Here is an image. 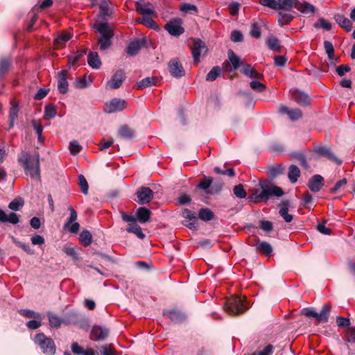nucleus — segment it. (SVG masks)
Instances as JSON below:
<instances>
[{
  "mask_svg": "<svg viewBox=\"0 0 355 355\" xmlns=\"http://www.w3.org/2000/svg\"><path fill=\"white\" fill-rule=\"evenodd\" d=\"M259 189L254 188L249 196V202L259 203L266 202L272 196L281 197L284 195L282 188L273 184L267 180H261L259 182Z\"/></svg>",
  "mask_w": 355,
  "mask_h": 355,
  "instance_id": "f257e3e1",
  "label": "nucleus"
},
{
  "mask_svg": "<svg viewBox=\"0 0 355 355\" xmlns=\"http://www.w3.org/2000/svg\"><path fill=\"white\" fill-rule=\"evenodd\" d=\"M19 164L24 168L26 174L29 175L32 178H40V155L38 153L31 155L22 152L18 157Z\"/></svg>",
  "mask_w": 355,
  "mask_h": 355,
  "instance_id": "f03ea898",
  "label": "nucleus"
},
{
  "mask_svg": "<svg viewBox=\"0 0 355 355\" xmlns=\"http://www.w3.org/2000/svg\"><path fill=\"white\" fill-rule=\"evenodd\" d=\"M97 31L101 34V37L98 40L99 48L101 50L108 49L111 44V39L113 37V32L107 23H101L97 26Z\"/></svg>",
  "mask_w": 355,
  "mask_h": 355,
  "instance_id": "7ed1b4c3",
  "label": "nucleus"
},
{
  "mask_svg": "<svg viewBox=\"0 0 355 355\" xmlns=\"http://www.w3.org/2000/svg\"><path fill=\"white\" fill-rule=\"evenodd\" d=\"M248 307L243 302L242 299L239 296L232 297L227 300L225 304V310L232 315H236L243 313Z\"/></svg>",
  "mask_w": 355,
  "mask_h": 355,
  "instance_id": "20e7f679",
  "label": "nucleus"
},
{
  "mask_svg": "<svg viewBox=\"0 0 355 355\" xmlns=\"http://www.w3.org/2000/svg\"><path fill=\"white\" fill-rule=\"evenodd\" d=\"M35 342L40 346L43 353L53 355L55 352L54 341L47 338L43 333L37 334L35 337Z\"/></svg>",
  "mask_w": 355,
  "mask_h": 355,
  "instance_id": "39448f33",
  "label": "nucleus"
},
{
  "mask_svg": "<svg viewBox=\"0 0 355 355\" xmlns=\"http://www.w3.org/2000/svg\"><path fill=\"white\" fill-rule=\"evenodd\" d=\"M182 24V20L180 18H176L166 23L164 28L170 35L178 37L181 35L184 31Z\"/></svg>",
  "mask_w": 355,
  "mask_h": 355,
  "instance_id": "423d86ee",
  "label": "nucleus"
},
{
  "mask_svg": "<svg viewBox=\"0 0 355 355\" xmlns=\"http://www.w3.org/2000/svg\"><path fill=\"white\" fill-rule=\"evenodd\" d=\"M125 79V74L123 69L117 70L106 83L107 89H116L119 88Z\"/></svg>",
  "mask_w": 355,
  "mask_h": 355,
  "instance_id": "0eeeda50",
  "label": "nucleus"
},
{
  "mask_svg": "<svg viewBox=\"0 0 355 355\" xmlns=\"http://www.w3.org/2000/svg\"><path fill=\"white\" fill-rule=\"evenodd\" d=\"M205 43L200 39L194 40L193 46H191L192 56L193 62L198 64L200 62V57L203 51H207Z\"/></svg>",
  "mask_w": 355,
  "mask_h": 355,
  "instance_id": "6e6552de",
  "label": "nucleus"
},
{
  "mask_svg": "<svg viewBox=\"0 0 355 355\" xmlns=\"http://www.w3.org/2000/svg\"><path fill=\"white\" fill-rule=\"evenodd\" d=\"M138 202L141 205L148 203L153 198V191L148 187H142L136 193Z\"/></svg>",
  "mask_w": 355,
  "mask_h": 355,
  "instance_id": "1a4fd4ad",
  "label": "nucleus"
},
{
  "mask_svg": "<svg viewBox=\"0 0 355 355\" xmlns=\"http://www.w3.org/2000/svg\"><path fill=\"white\" fill-rule=\"evenodd\" d=\"M168 69L173 77L180 78L184 76V68L178 58H173L169 62Z\"/></svg>",
  "mask_w": 355,
  "mask_h": 355,
  "instance_id": "9d476101",
  "label": "nucleus"
},
{
  "mask_svg": "<svg viewBox=\"0 0 355 355\" xmlns=\"http://www.w3.org/2000/svg\"><path fill=\"white\" fill-rule=\"evenodd\" d=\"M68 71L62 70L58 73V88L61 94H66L68 92Z\"/></svg>",
  "mask_w": 355,
  "mask_h": 355,
  "instance_id": "9b49d317",
  "label": "nucleus"
},
{
  "mask_svg": "<svg viewBox=\"0 0 355 355\" xmlns=\"http://www.w3.org/2000/svg\"><path fill=\"white\" fill-rule=\"evenodd\" d=\"M315 152L318 155L325 157L330 159L331 161L336 163L338 165H340L342 164V160L337 158L331 151V150L326 146H317L315 148Z\"/></svg>",
  "mask_w": 355,
  "mask_h": 355,
  "instance_id": "f8f14e48",
  "label": "nucleus"
},
{
  "mask_svg": "<svg viewBox=\"0 0 355 355\" xmlns=\"http://www.w3.org/2000/svg\"><path fill=\"white\" fill-rule=\"evenodd\" d=\"M125 105V101L124 100L120 98H114L112 99L110 103L106 104V107L105 110L107 113H113L116 112L121 111L124 109Z\"/></svg>",
  "mask_w": 355,
  "mask_h": 355,
  "instance_id": "ddd939ff",
  "label": "nucleus"
},
{
  "mask_svg": "<svg viewBox=\"0 0 355 355\" xmlns=\"http://www.w3.org/2000/svg\"><path fill=\"white\" fill-rule=\"evenodd\" d=\"M109 334L107 329L101 327L94 326L93 327L91 331V339L98 341L105 340Z\"/></svg>",
  "mask_w": 355,
  "mask_h": 355,
  "instance_id": "4468645a",
  "label": "nucleus"
},
{
  "mask_svg": "<svg viewBox=\"0 0 355 355\" xmlns=\"http://www.w3.org/2000/svg\"><path fill=\"white\" fill-rule=\"evenodd\" d=\"M255 243L252 245L255 247L257 251L266 256H270L272 253V248L270 243L266 241H260L259 239H254Z\"/></svg>",
  "mask_w": 355,
  "mask_h": 355,
  "instance_id": "2eb2a0df",
  "label": "nucleus"
},
{
  "mask_svg": "<svg viewBox=\"0 0 355 355\" xmlns=\"http://www.w3.org/2000/svg\"><path fill=\"white\" fill-rule=\"evenodd\" d=\"M146 42V38H141L132 41L127 47V53L130 55H137L139 50L143 47Z\"/></svg>",
  "mask_w": 355,
  "mask_h": 355,
  "instance_id": "dca6fc26",
  "label": "nucleus"
},
{
  "mask_svg": "<svg viewBox=\"0 0 355 355\" xmlns=\"http://www.w3.org/2000/svg\"><path fill=\"white\" fill-rule=\"evenodd\" d=\"M163 315L170 318L173 322H181L186 318L184 313L176 309L164 310Z\"/></svg>",
  "mask_w": 355,
  "mask_h": 355,
  "instance_id": "f3484780",
  "label": "nucleus"
},
{
  "mask_svg": "<svg viewBox=\"0 0 355 355\" xmlns=\"http://www.w3.org/2000/svg\"><path fill=\"white\" fill-rule=\"evenodd\" d=\"M136 10L143 16H152L155 15L153 6L149 3L136 2Z\"/></svg>",
  "mask_w": 355,
  "mask_h": 355,
  "instance_id": "a211bd4d",
  "label": "nucleus"
},
{
  "mask_svg": "<svg viewBox=\"0 0 355 355\" xmlns=\"http://www.w3.org/2000/svg\"><path fill=\"white\" fill-rule=\"evenodd\" d=\"M324 179L320 175H314L309 181L308 187L313 192H318L323 185Z\"/></svg>",
  "mask_w": 355,
  "mask_h": 355,
  "instance_id": "6ab92c4d",
  "label": "nucleus"
},
{
  "mask_svg": "<svg viewBox=\"0 0 355 355\" xmlns=\"http://www.w3.org/2000/svg\"><path fill=\"white\" fill-rule=\"evenodd\" d=\"M241 72L252 79L261 80L263 78V75L248 64L243 66V69L241 70Z\"/></svg>",
  "mask_w": 355,
  "mask_h": 355,
  "instance_id": "aec40b11",
  "label": "nucleus"
},
{
  "mask_svg": "<svg viewBox=\"0 0 355 355\" xmlns=\"http://www.w3.org/2000/svg\"><path fill=\"white\" fill-rule=\"evenodd\" d=\"M293 98L302 106L307 105L309 103V98L307 94L298 89L292 92Z\"/></svg>",
  "mask_w": 355,
  "mask_h": 355,
  "instance_id": "412c9836",
  "label": "nucleus"
},
{
  "mask_svg": "<svg viewBox=\"0 0 355 355\" xmlns=\"http://www.w3.org/2000/svg\"><path fill=\"white\" fill-rule=\"evenodd\" d=\"M334 19L336 23L344 28L346 31L349 32L352 29V21L344 15L340 14H336L334 15Z\"/></svg>",
  "mask_w": 355,
  "mask_h": 355,
  "instance_id": "4be33fe9",
  "label": "nucleus"
},
{
  "mask_svg": "<svg viewBox=\"0 0 355 355\" xmlns=\"http://www.w3.org/2000/svg\"><path fill=\"white\" fill-rule=\"evenodd\" d=\"M151 215V211L150 209L141 207H139L136 211V220H137L141 223H145L149 220Z\"/></svg>",
  "mask_w": 355,
  "mask_h": 355,
  "instance_id": "5701e85b",
  "label": "nucleus"
},
{
  "mask_svg": "<svg viewBox=\"0 0 355 355\" xmlns=\"http://www.w3.org/2000/svg\"><path fill=\"white\" fill-rule=\"evenodd\" d=\"M9 222L12 224H17L19 222V216L17 214L11 212L7 215L4 211L0 209V223Z\"/></svg>",
  "mask_w": 355,
  "mask_h": 355,
  "instance_id": "b1692460",
  "label": "nucleus"
},
{
  "mask_svg": "<svg viewBox=\"0 0 355 355\" xmlns=\"http://www.w3.org/2000/svg\"><path fill=\"white\" fill-rule=\"evenodd\" d=\"M277 3L278 10L291 11L293 8H296L298 0H277Z\"/></svg>",
  "mask_w": 355,
  "mask_h": 355,
  "instance_id": "393cba45",
  "label": "nucleus"
},
{
  "mask_svg": "<svg viewBox=\"0 0 355 355\" xmlns=\"http://www.w3.org/2000/svg\"><path fill=\"white\" fill-rule=\"evenodd\" d=\"M87 62L93 69H99L102 64L101 60L96 52H89L87 55Z\"/></svg>",
  "mask_w": 355,
  "mask_h": 355,
  "instance_id": "a878e982",
  "label": "nucleus"
},
{
  "mask_svg": "<svg viewBox=\"0 0 355 355\" xmlns=\"http://www.w3.org/2000/svg\"><path fill=\"white\" fill-rule=\"evenodd\" d=\"M119 136L126 140H130L134 137V131L127 125H121L118 130Z\"/></svg>",
  "mask_w": 355,
  "mask_h": 355,
  "instance_id": "bb28decb",
  "label": "nucleus"
},
{
  "mask_svg": "<svg viewBox=\"0 0 355 355\" xmlns=\"http://www.w3.org/2000/svg\"><path fill=\"white\" fill-rule=\"evenodd\" d=\"M296 8L300 12L305 15L314 13L315 11V6L306 1L300 2L298 1Z\"/></svg>",
  "mask_w": 355,
  "mask_h": 355,
  "instance_id": "cd10ccee",
  "label": "nucleus"
},
{
  "mask_svg": "<svg viewBox=\"0 0 355 355\" xmlns=\"http://www.w3.org/2000/svg\"><path fill=\"white\" fill-rule=\"evenodd\" d=\"M266 44L268 47L269 49L275 51V52H279L281 49V45L279 40L274 37L270 36L269 37L266 41Z\"/></svg>",
  "mask_w": 355,
  "mask_h": 355,
  "instance_id": "c85d7f7f",
  "label": "nucleus"
},
{
  "mask_svg": "<svg viewBox=\"0 0 355 355\" xmlns=\"http://www.w3.org/2000/svg\"><path fill=\"white\" fill-rule=\"evenodd\" d=\"M331 311V306L329 304H324L320 312L318 313L317 320L318 322H327L329 316Z\"/></svg>",
  "mask_w": 355,
  "mask_h": 355,
  "instance_id": "c756f323",
  "label": "nucleus"
},
{
  "mask_svg": "<svg viewBox=\"0 0 355 355\" xmlns=\"http://www.w3.org/2000/svg\"><path fill=\"white\" fill-rule=\"evenodd\" d=\"M227 55L233 69L234 70L239 69L242 64L240 58L232 50H229Z\"/></svg>",
  "mask_w": 355,
  "mask_h": 355,
  "instance_id": "7c9ffc66",
  "label": "nucleus"
},
{
  "mask_svg": "<svg viewBox=\"0 0 355 355\" xmlns=\"http://www.w3.org/2000/svg\"><path fill=\"white\" fill-rule=\"evenodd\" d=\"M127 232L135 234L140 239H144L146 236L142 232L141 227L136 223H130L129 227L127 228Z\"/></svg>",
  "mask_w": 355,
  "mask_h": 355,
  "instance_id": "2f4dec72",
  "label": "nucleus"
},
{
  "mask_svg": "<svg viewBox=\"0 0 355 355\" xmlns=\"http://www.w3.org/2000/svg\"><path fill=\"white\" fill-rule=\"evenodd\" d=\"M282 205L283 207L279 209V215L284 219L286 223L291 222L293 217L292 215L288 214V202H282Z\"/></svg>",
  "mask_w": 355,
  "mask_h": 355,
  "instance_id": "473e14b6",
  "label": "nucleus"
},
{
  "mask_svg": "<svg viewBox=\"0 0 355 355\" xmlns=\"http://www.w3.org/2000/svg\"><path fill=\"white\" fill-rule=\"evenodd\" d=\"M300 175L299 168L295 165H291L288 168V177L292 183L297 182L298 177Z\"/></svg>",
  "mask_w": 355,
  "mask_h": 355,
  "instance_id": "72a5a7b5",
  "label": "nucleus"
},
{
  "mask_svg": "<svg viewBox=\"0 0 355 355\" xmlns=\"http://www.w3.org/2000/svg\"><path fill=\"white\" fill-rule=\"evenodd\" d=\"M157 81V78L155 77H147L137 83V89H143L151 85H155Z\"/></svg>",
  "mask_w": 355,
  "mask_h": 355,
  "instance_id": "f704fd0d",
  "label": "nucleus"
},
{
  "mask_svg": "<svg viewBox=\"0 0 355 355\" xmlns=\"http://www.w3.org/2000/svg\"><path fill=\"white\" fill-rule=\"evenodd\" d=\"M47 316H48L49 324L51 327H55V328H59L61 326L62 320L59 316L53 313L52 312H48Z\"/></svg>",
  "mask_w": 355,
  "mask_h": 355,
  "instance_id": "c9c22d12",
  "label": "nucleus"
},
{
  "mask_svg": "<svg viewBox=\"0 0 355 355\" xmlns=\"http://www.w3.org/2000/svg\"><path fill=\"white\" fill-rule=\"evenodd\" d=\"M199 218L204 221H209L214 217L213 211L208 208H202L198 213Z\"/></svg>",
  "mask_w": 355,
  "mask_h": 355,
  "instance_id": "e433bc0d",
  "label": "nucleus"
},
{
  "mask_svg": "<svg viewBox=\"0 0 355 355\" xmlns=\"http://www.w3.org/2000/svg\"><path fill=\"white\" fill-rule=\"evenodd\" d=\"M180 10L185 14H196L198 12L197 6L188 3H182L180 6Z\"/></svg>",
  "mask_w": 355,
  "mask_h": 355,
  "instance_id": "4c0bfd02",
  "label": "nucleus"
},
{
  "mask_svg": "<svg viewBox=\"0 0 355 355\" xmlns=\"http://www.w3.org/2000/svg\"><path fill=\"white\" fill-rule=\"evenodd\" d=\"M18 105H12L9 112V129H12L14 127V122L18 117Z\"/></svg>",
  "mask_w": 355,
  "mask_h": 355,
  "instance_id": "58836bf2",
  "label": "nucleus"
},
{
  "mask_svg": "<svg viewBox=\"0 0 355 355\" xmlns=\"http://www.w3.org/2000/svg\"><path fill=\"white\" fill-rule=\"evenodd\" d=\"M137 23H141L145 25L148 28L153 29H157V26L156 23L152 19L150 16H143L141 19L137 21Z\"/></svg>",
  "mask_w": 355,
  "mask_h": 355,
  "instance_id": "ea45409f",
  "label": "nucleus"
},
{
  "mask_svg": "<svg viewBox=\"0 0 355 355\" xmlns=\"http://www.w3.org/2000/svg\"><path fill=\"white\" fill-rule=\"evenodd\" d=\"M18 312L23 316L27 318H36L37 320L42 319V315L39 313H36L30 309H20Z\"/></svg>",
  "mask_w": 355,
  "mask_h": 355,
  "instance_id": "a19ab883",
  "label": "nucleus"
},
{
  "mask_svg": "<svg viewBox=\"0 0 355 355\" xmlns=\"http://www.w3.org/2000/svg\"><path fill=\"white\" fill-rule=\"evenodd\" d=\"M324 47L325 51L328 55L329 60L331 61L332 64H334V48L332 43L329 41L324 42Z\"/></svg>",
  "mask_w": 355,
  "mask_h": 355,
  "instance_id": "79ce46f5",
  "label": "nucleus"
},
{
  "mask_svg": "<svg viewBox=\"0 0 355 355\" xmlns=\"http://www.w3.org/2000/svg\"><path fill=\"white\" fill-rule=\"evenodd\" d=\"M221 69L220 67H214L211 71L207 74L206 80L212 82L215 80L220 73Z\"/></svg>",
  "mask_w": 355,
  "mask_h": 355,
  "instance_id": "37998d69",
  "label": "nucleus"
},
{
  "mask_svg": "<svg viewBox=\"0 0 355 355\" xmlns=\"http://www.w3.org/2000/svg\"><path fill=\"white\" fill-rule=\"evenodd\" d=\"M11 62L10 58H5L0 60V76L3 75L8 71Z\"/></svg>",
  "mask_w": 355,
  "mask_h": 355,
  "instance_id": "c03bdc74",
  "label": "nucleus"
},
{
  "mask_svg": "<svg viewBox=\"0 0 355 355\" xmlns=\"http://www.w3.org/2000/svg\"><path fill=\"white\" fill-rule=\"evenodd\" d=\"M80 241L85 246H88L92 242V234L88 230H83L80 234Z\"/></svg>",
  "mask_w": 355,
  "mask_h": 355,
  "instance_id": "a18cd8bd",
  "label": "nucleus"
},
{
  "mask_svg": "<svg viewBox=\"0 0 355 355\" xmlns=\"http://www.w3.org/2000/svg\"><path fill=\"white\" fill-rule=\"evenodd\" d=\"M278 16V21L280 26L289 24L293 19V15L287 13L279 12Z\"/></svg>",
  "mask_w": 355,
  "mask_h": 355,
  "instance_id": "49530a36",
  "label": "nucleus"
},
{
  "mask_svg": "<svg viewBox=\"0 0 355 355\" xmlns=\"http://www.w3.org/2000/svg\"><path fill=\"white\" fill-rule=\"evenodd\" d=\"M99 8L100 13L103 17L110 16L112 13V9L105 1H103L100 3Z\"/></svg>",
  "mask_w": 355,
  "mask_h": 355,
  "instance_id": "de8ad7c7",
  "label": "nucleus"
},
{
  "mask_svg": "<svg viewBox=\"0 0 355 355\" xmlns=\"http://www.w3.org/2000/svg\"><path fill=\"white\" fill-rule=\"evenodd\" d=\"M250 88L257 92H263L266 89V86L259 81V80H254L250 83Z\"/></svg>",
  "mask_w": 355,
  "mask_h": 355,
  "instance_id": "09e8293b",
  "label": "nucleus"
},
{
  "mask_svg": "<svg viewBox=\"0 0 355 355\" xmlns=\"http://www.w3.org/2000/svg\"><path fill=\"white\" fill-rule=\"evenodd\" d=\"M56 115L55 106L49 104L45 106L44 117L46 119H53Z\"/></svg>",
  "mask_w": 355,
  "mask_h": 355,
  "instance_id": "8fccbe9b",
  "label": "nucleus"
},
{
  "mask_svg": "<svg viewBox=\"0 0 355 355\" xmlns=\"http://www.w3.org/2000/svg\"><path fill=\"white\" fill-rule=\"evenodd\" d=\"M91 82L92 80L90 79L88 82L85 76L82 78H78L74 82V86L76 88L83 89L87 87Z\"/></svg>",
  "mask_w": 355,
  "mask_h": 355,
  "instance_id": "3c124183",
  "label": "nucleus"
},
{
  "mask_svg": "<svg viewBox=\"0 0 355 355\" xmlns=\"http://www.w3.org/2000/svg\"><path fill=\"white\" fill-rule=\"evenodd\" d=\"M24 205V200L21 198H15L8 205L9 209L13 211H18Z\"/></svg>",
  "mask_w": 355,
  "mask_h": 355,
  "instance_id": "603ef678",
  "label": "nucleus"
},
{
  "mask_svg": "<svg viewBox=\"0 0 355 355\" xmlns=\"http://www.w3.org/2000/svg\"><path fill=\"white\" fill-rule=\"evenodd\" d=\"M284 168L281 165L273 166L268 168V175L273 178L283 173Z\"/></svg>",
  "mask_w": 355,
  "mask_h": 355,
  "instance_id": "864d4df0",
  "label": "nucleus"
},
{
  "mask_svg": "<svg viewBox=\"0 0 355 355\" xmlns=\"http://www.w3.org/2000/svg\"><path fill=\"white\" fill-rule=\"evenodd\" d=\"M315 28H322L326 31H329L331 28V24L324 18H320L314 24Z\"/></svg>",
  "mask_w": 355,
  "mask_h": 355,
  "instance_id": "5fc2aeb1",
  "label": "nucleus"
},
{
  "mask_svg": "<svg viewBox=\"0 0 355 355\" xmlns=\"http://www.w3.org/2000/svg\"><path fill=\"white\" fill-rule=\"evenodd\" d=\"M86 53H87L86 49L80 50V51H78L77 52H76L75 53H73V55H71V56H69V59L70 64L73 65L76 62H78L79 60V59L81 57H83L85 54H86Z\"/></svg>",
  "mask_w": 355,
  "mask_h": 355,
  "instance_id": "6e6d98bb",
  "label": "nucleus"
},
{
  "mask_svg": "<svg viewBox=\"0 0 355 355\" xmlns=\"http://www.w3.org/2000/svg\"><path fill=\"white\" fill-rule=\"evenodd\" d=\"M13 242L19 248H21L24 251L27 252L28 254H33L34 250L31 248L30 245L27 243L21 242L14 237H12Z\"/></svg>",
  "mask_w": 355,
  "mask_h": 355,
  "instance_id": "4d7b16f0",
  "label": "nucleus"
},
{
  "mask_svg": "<svg viewBox=\"0 0 355 355\" xmlns=\"http://www.w3.org/2000/svg\"><path fill=\"white\" fill-rule=\"evenodd\" d=\"M212 178L211 177H205L202 179L197 187L202 190H207L209 189L212 183Z\"/></svg>",
  "mask_w": 355,
  "mask_h": 355,
  "instance_id": "13d9d810",
  "label": "nucleus"
},
{
  "mask_svg": "<svg viewBox=\"0 0 355 355\" xmlns=\"http://www.w3.org/2000/svg\"><path fill=\"white\" fill-rule=\"evenodd\" d=\"M234 194L239 198H245L246 197V191L242 184L236 185L233 189Z\"/></svg>",
  "mask_w": 355,
  "mask_h": 355,
  "instance_id": "bf43d9fd",
  "label": "nucleus"
},
{
  "mask_svg": "<svg viewBox=\"0 0 355 355\" xmlns=\"http://www.w3.org/2000/svg\"><path fill=\"white\" fill-rule=\"evenodd\" d=\"M68 209L70 211V216L68 218L66 223L64 224L65 228H67V227L69 226L71 223L76 221L78 218L77 212L75 211V209L71 206H69Z\"/></svg>",
  "mask_w": 355,
  "mask_h": 355,
  "instance_id": "052dcab7",
  "label": "nucleus"
},
{
  "mask_svg": "<svg viewBox=\"0 0 355 355\" xmlns=\"http://www.w3.org/2000/svg\"><path fill=\"white\" fill-rule=\"evenodd\" d=\"M82 147L77 141H71L69 143L70 153L73 155H77L81 150Z\"/></svg>",
  "mask_w": 355,
  "mask_h": 355,
  "instance_id": "680f3d73",
  "label": "nucleus"
},
{
  "mask_svg": "<svg viewBox=\"0 0 355 355\" xmlns=\"http://www.w3.org/2000/svg\"><path fill=\"white\" fill-rule=\"evenodd\" d=\"M78 180H79V186L80 187L82 192L84 194H87L89 186H88L87 182L85 178L84 177V175H80L78 176Z\"/></svg>",
  "mask_w": 355,
  "mask_h": 355,
  "instance_id": "e2e57ef3",
  "label": "nucleus"
},
{
  "mask_svg": "<svg viewBox=\"0 0 355 355\" xmlns=\"http://www.w3.org/2000/svg\"><path fill=\"white\" fill-rule=\"evenodd\" d=\"M214 172L218 174L227 175L230 177H234L235 175V173H234L233 168H227L225 170H223L220 167L216 166L214 168Z\"/></svg>",
  "mask_w": 355,
  "mask_h": 355,
  "instance_id": "0e129e2a",
  "label": "nucleus"
},
{
  "mask_svg": "<svg viewBox=\"0 0 355 355\" xmlns=\"http://www.w3.org/2000/svg\"><path fill=\"white\" fill-rule=\"evenodd\" d=\"M71 36L69 34L67 33H62L55 38V43L56 44H63L69 40Z\"/></svg>",
  "mask_w": 355,
  "mask_h": 355,
  "instance_id": "69168bd1",
  "label": "nucleus"
},
{
  "mask_svg": "<svg viewBox=\"0 0 355 355\" xmlns=\"http://www.w3.org/2000/svg\"><path fill=\"white\" fill-rule=\"evenodd\" d=\"M277 0H259V3L273 10H278Z\"/></svg>",
  "mask_w": 355,
  "mask_h": 355,
  "instance_id": "338daca9",
  "label": "nucleus"
},
{
  "mask_svg": "<svg viewBox=\"0 0 355 355\" xmlns=\"http://www.w3.org/2000/svg\"><path fill=\"white\" fill-rule=\"evenodd\" d=\"M250 34L252 37L257 39L261 37L260 27L258 26L257 23H254L253 24H252Z\"/></svg>",
  "mask_w": 355,
  "mask_h": 355,
  "instance_id": "774afa93",
  "label": "nucleus"
}]
</instances>
